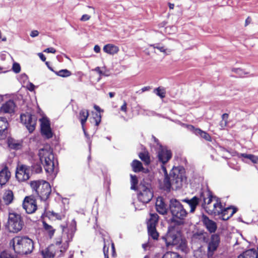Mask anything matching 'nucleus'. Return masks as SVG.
<instances>
[{
	"label": "nucleus",
	"instance_id": "f257e3e1",
	"mask_svg": "<svg viewBox=\"0 0 258 258\" xmlns=\"http://www.w3.org/2000/svg\"><path fill=\"white\" fill-rule=\"evenodd\" d=\"M38 156L48 178L54 179L58 172V163L54 158L52 149L50 146H44L39 150Z\"/></svg>",
	"mask_w": 258,
	"mask_h": 258
},
{
	"label": "nucleus",
	"instance_id": "f03ea898",
	"mask_svg": "<svg viewBox=\"0 0 258 258\" xmlns=\"http://www.w3.org/2000/svg\"><path fill=\"white\" fill-rule=\"evenodd\" d=\"M10 245L16 253L27 254L34 249V242L27 236H15L10 241Z\"/></svg>",
	"mask_w": 258,
	"mask_h": 258
},
{
	"label": "nucleus",
	"instance_id": "7ed1b4c3",
	"mask_svg": "<svg viewBox=\"0 0 258 258\" xmlns=\"http://www.w3.org/2000/svg\"><path fill=\"white\" fill-rule=\"evenodd\" d=\"M30 185L41 200L45 201L49 198L51 188L48 182L44 180H33L30 181Z\"/></svg>",
	"mask_w": 258,
	"mask_h": 258
},
{
	"label": "nucleus",
	"instance_id": "20e7f679",
	"mask_svg": "<svg viewBox=\"0 0 258 258\" xmlns=\"http://www.w3.org/2000/svg\"><path fill=\"white\" fill-rule=\"evenodd\" d=\"M203 206L206 212L211 215H219L222 211V206L219 199L210 195L204 199Z\"/></svg>",
	"mask_w": 258,
	"mask_h": 258
},
{
	"label": "nucleus",
	"instance_id": "39448f33",
	"mask_svg": "<svg viewBox=\"0 0 258 258\" xmlns=\"http://www.w3.org/2000/svg\"><path fill=\"white\" fill-rule=\"evenodd\" d=\"M23 225V222L20 215L15 213L9 214L6 225V228L9 232L17 233L22 229Z\"/></svg>",
	"mask_w": 258,
	"mask_h": 258
},
{
	"label": "nucleus",
	"instance_id": "423d86ee",
	"mask_svg": "<svg viewBox=\"0 0 258 258\" xmlns=\"http://www.w3.org/2000/svg\"><path fill=\"white\" fill-rule=\"evenodd\" d=\"M170 176L172 180V189H177L181 187L185 183L184 170L178 167H174L171 170Z\"/></svg>",
	"mask_w": 258,
	"mask_h": 258
},
{
	"label": "nucleus",
	"instance_id": "0eeeda50",
	"mask_svg": "<svg viewBox=\"0 0 258 258\" xmlns=\"http://www.w3.org/2000/svg\"><path fill=\"white\" fill-rule=\"evenodd\" d=\"M170 210L173 216L177 219H183L187 214L182 205L176 199H172L170 201Z\"/></svg>",
	"mask_w": 258,
	"mask_h": 258
},
{
	"label": "nucleus",
	"instance_id": "6e6552de",
	"mask_svg": "<svg viewBox=\"0 0 258 258\" xmlns=\"http://www.w3.org/2000/svg\"><path fill=\"white\" fill-rule=\"evenodd\" d=\"M71 238L68 235L63 234L61 237L55 239V243L50 245H54V250L56 252L59 251L60 254L64 253L68 249L69 242Z\"/></svg>",
	"mask_w": 258,
	"mask_h": 258
},
{
	"label": "nucleus",
	"instance_id": "1a4fd4ad",
	"mask_svg": "<svg viewBox=\"0 0 258 258\" xmlns=\"http://www.w3.org/2000/svg\"><path fill=\"white\" fill-rule=\"evenodd\" d=\"M180 235V233L177 229L172 227L169 229L167 233L163 237V239L165 240L167 246L175 245L178 243Z\"/></svg>",
	"mask_w": 258,
	"mask_h": 258
},
{
	"label": "nucleus",
	"instance_id": "9d476101",
	"mask_svg": "<svg viewBox=\"0 0 258 258\" xmlns=\"http://www.w3.org/2000/svg\"><path fill=\"white\" fill-rule=\"evenodd\" d=\"M30 171L29 167L24 165L18 166L16 170L15 177L19 182H23L30 178Z\"/></svg>",
	"mask_w": 258,
	"mask_h": 258
},
{
	"label": "nucleus",
	"instance_id": "9b49d317",
	"mask_svg": "<svg viewBox=\"0 0 258 258\" xmlns=\"http://www.w3.org/2000/svg\"><path fill=\"white\" fill-rule=\"evenodd\" d=\"M20 119L30 133L34 131L36 124V118L34 115L26 113L21 115Z\"/></svg>",
	"mask_w": 258,
	"mask_h": 258
},
{
	"label": "nucleus",
	"instance_id": "f8f14e48",
	"mask_svg": "<svg viewBox=\"0 0 258 258\" xmlns=\"http://www.w3.org/2000/svg\"><path fill=\"white\" fill-rule=\"evenodd\" d=\"M153 194L150 187L145 185H140L138 194V198L143 203H147L151 200Z\"/></svg>",
	"mask_w": 258,
	"mask_h": 258
},
{
	"label": "nucleus",
	"instance_id": "ddd939ff",
	"mask_svg": "<svg viewBox=\"0 0 258 258\" xmlns=\"http://www.w3.org/2000/svg\"><path fill=\"white\" fill-rule=\"evenodd\" d=\"M23 208L28 214L35 212L37 209L36 200L32 196L26 197L23 202Z\"/></svg>",
	"mask_w": 258,
	"mask_h": 258
},
{
	"label": "nucleus",
	"instance_id": "4468645a",
	"mask_svg": "<svg viewBox=\"0 0 258 258\" xmlns=\"http://www.w3.org/2000/svg\"><path fill=\"white\" fill-rule=\"evenodd\" d=\"M39 120L40 122L42 134L48 139L51 138L53 134L51 131L50 123L48 118L46 116H43Z\"/></svg>",
	"mask_w": 258,
	"mask_h": 258
},
{
	"label": "nucleus",
	"instance_id": "2eb2a0df",
	"mask_svg": "<svg viewBox=\"0 0 258 258\" xmlns=\"http://www.w3.org/2000/svg\"><path fill=\"white\" fill-rule=\"evenodd\" d=\"M157 154L158 160L163 164L167 163L172 157L171 151L163 146L159 148Z\"/></svg>",
	"mask_w": 258,
	"mask_h": 258
},
{
	"label": "nucleus",
	"instance_id": "dca6fc26",
	"mask_svg": "<svg viewBox=\"0 0 258 258\" xmlns=\"http://www.w3.org/2000/svg\"><path fill=\"white\" fill-rule=\"evenodd\" d=\"M182 126L186 127L188 131L191 132L195 135L199 136L206 141H211V137L207 132L199 128H196L194 126L190 124L182 123Z\"/></svg>",
	"mask_w": 258,
	"mask_h": 258
},
{
	"label": "nucleus",
	"instance_id": "f3484780",
	"mask_svg": "<svg viewBox=\"0 0 258 258\" xmlns=\"http://www.w3.org/2000/svg\"><path fill=\"white\" fill-rule=\"evenodd\" d=\"M220 243V237L218 235H212L209 241L208 247V254L212 256L213 252L217 249Z\"/></svg>",
	"mask_w": 258,
	"mask_h": 258
},
{
	"label": "nucleus",
	"instance_id": "a211bd4d",
	"mask_svg": "<svg viewBox=\"0 0 258 258\" xmlns=\"http://www.w3.org/2000/svg\"><path fill=\"white\" fill-rule=\"evenodd\" d=\"M16 105L13 100H9L4 103L0 108V113L11 114L14 113Z\"/></svg>",
	"mask_w": 258,
	"mask_h": 258
},
{
	"label": "nucleus",
	"instance_id": "6ab92c4d",
	"mask_svg": "<svg viewBox=\"0 0 258 258\" xmlns=\"http://www.w3.org/2000/svg\"><path fill=\"white\" fill-rule=\"evenodd\" d=\"M11 173L9 168L5 166L0 170V185L3 186L9 181Z\"/></svg>",
	"mask_w": 258,
	"mask_h": 258
},
{
	"label": "nucleus",
	"instance_id": "aec40b11",
	"mask_svg": "<svg viewBox=\"0 0 258 258\" xmlns=\"http://www.w3.org/2000/svg\"><path fill=\"white\" fill-rule=\"evenodd\" d=\"M202 222L209 232H214L216 230L217 225L216 223L209 219L206 216L203 215Z\"/></svg>",
	"mask_w": 258,
	"mask_h": 258
},
{
	"label": "nucleus",
	"instance_id": "412c9836",
	"mask_svg": "<svg viewBox=\"0 0 258 258\" xmlns=\"http://www.w3.org/2000/svg\"><path fill=\"white\" fill-rule=\"evenodd\" d=\"M236 212L235 209L231 207H228L225 209L222 208V211L220 216V218L223 220H227Z\"/></svg>",
	"mask_w": 258,
	"mask_h": 258
},
{
	"label": "nucleus",
	"instance_id": "4be33fe9",
	"mask_svg": "<svg viewBox=\"0 0 258 258\" xmlns=\"http://www.w3.org/2000/svg\"><path fill=\"white\" fill-rule=\"evenodd\" d=\"M162 169L164 171L165 174L167 175V173L165 167L164 166H162ZM160 186L164 190L169 191L171 188H172L171 178H169L167 175H166L163 182L160 183Z\"/></svg>",
	"mask_w": 258,
	"mask_h": 258
},
{
	"label": "nucleus",
	"instance_id": "5701e85b",
	"mask_svg": "<svg viewBox=\"0 0 258 258\" xmlns=\"http://www.w3.org/2000/svg\"><path fill=\"white\" fill-rule=\"evenodd\" d=\"M103 50L105 53L113 55L118 52L119 48L117 46L109 43L105 45Z\"/></svg>",
	"mask_w": 258,
	"mask_h": 258
},
{
	"label": "nucleus",
	"instance_id": "b1692460",
	"mask_svg": "<svg viewBox=\"0 0 258 258\" xmlns=\"http://www.w3.org/2000/svg\"><path fill=\"white\" fill-rule=\"evenodd\" d=\"M156 208L158 213L165 214L167 213L166 206L161 197H158L156 202Z\"/></svg>",
	"mask_w": 258,
	"mask_h": 258
},
{
	"label": "nucleus",
	"instance_id": "393cba45",
	"mask_svg": "<svg viewBox=\"0 0 258 258\" xmlns=\"http://www.w3.org/2000/svg\"><path fill=\"white\" fill-rule=\"evenodd\" d=\"M183 202L187 203L190 208V212H194L199 203V199L197 197H194L191 199H185L182 200Z\"/></svg>",
	"mask_w": 258,
	"mask_h": 258
},
{
	"label": "nucleus",
	"instance_id": "a878e982",
	"mask_svg": "<svg viewBox=\"0 0 258 258\" xmlns=\"http://www.w3.org/2000/svg\"><path fill=\"white\" fill-rule=\"evenodd\" d=\"M8 124L7 119L5 117H0V140L5 137Z\"/></svg>",
	"mask_w": 258,
	"mask_h": 258
},
{
	"label": "nucleus",
	"instance_id": "bb28decb",
	"mask_svg": "<svg viewBox=\"0 0 258 258\" xmlns=\"http://www.w3.org/2000/svg\"><path fill=\"white\" fill-rule=\"evenodd\" d=\"M55 252L54 245H50L41 251V254L43 258H54Z\"/></svg>",
	"mask_w": 258,
	"mask_h": 258
},
{
	"label": "nucleus",
	"instance_id": "cd10ccee",
	"mask_svg": "<svg viewBox=\"0 0 258 258\" xmlns=\"http://www.w3.org/2000/svg\"><path fill=\"white\" fill-rule=\"evenodd\" d=\"M14 199L13 192L10 190H6L3 196V200L6 205H10L11 204Z\"/></svg>",
	"mask_w": 258,
	"mask_h": 258
},
{
	"label": "nucleus",
	"instance_id": "c85d7f7f",
	"mask_svg": "<svg viewBox=\"0 0 258 258\" xmlns=\"http://www.w3.org/2000/svg\"><path fill=\"white\" fill-rule=\"evenodd\" d=\"M89 116V112L86 109H82L79 112V119L81 121L83 130L85 133L84 125Z\"/></svg>",
	"mask_w": 258,
	"mask_h": 258
},
{
	"label": "nucleus",
	"instance_id": "c756f323",
	"mask_svg": "<svg viewBox=\"0 0 258 258\" xmlns=\"http://www.w3.org/2000/svg\"><path fill=\"white\" fill-rule=\"evenodd\" d=\"M257 255L255 251L253 249H250L239 255L238 258H257Z\"/></svg>",
	"mask_w": 258,
	"mask_h": 258
},
{
	"label": "nucleus",
	"instance_id": "7c9ffc66",
	"mask_svg": "<svg viewBox=\"0 0 258 258\" xmlns=\"http://www.w3.org/2000/svg\"><path fill=\"white\" fill-rule=\"evenodd\" d=\"M158 220V216L156 214H151L150 217L147 222V227H156Z\"/></svg>",
	"mask_w": 258,
	"mask_h": 258
},
{
	"label": "nucleus",
	"instance_id": "2f4dec72",
	"mask_svg": "<svg viewBox=\"0 0 258 258\" xmlns=\"http://www.w3.org/2000/svg\"><path fill=\"white\" fill-rule=\"evenodd\" d=\"M150 46L152 47L154 49L159 50L161 52L163 53L165 55H168L171 52V50L166 48L165 46L161 45L160 44H151Z\"/></svg>",
	"mask_w": 258,
	"mask_h": 258
},
{
	"label": "nucleus",
	"instance_id": "473e14b6",
	"mask_svg": "<svg viewBox=\"0 0 258 258\" xmlns=\"http://www.w3.org/2000/svg\"><path fill=\"white\" fill-rule=\"evenodd\" d=\"M43 227L45 230V231L47 233L49 236L51 238L55 232V229L50 225H48L46 223V222L43 221Z\"/></svg>",
	"mask_w": 258,
	"mask_h": 258
},
{
	"label": "nucleus",
	"instance_id": "72a5a7b5",
	"mask_svg": "<svg viewBox=\"0 0 258 258\" xmlns=\"http://www.w3.org/2000/svg\"><path fill=\"white\" fill-rule=\"evenodd\" d=\"M139 158L146 164H149L150 163V156L147 151H144L140 153L139 155Z\"/></svg>",
	"mask_w": 258,
	"mask_h": 258
},
{
	"label": "nucleus",
	"instance_id": "f704fd0d",
	"mask_svg": "<svg viewBox=\"0 0 258 258\" xmlns=\"http://www.w3.org/2000/svg\"><path fill=\"white\" fill-rule=\"evenodd\" d=\"M179 239V240L178 241V243H177V244H175V245L176 246L177 248L182 251H186L187 245L186 241L181 237V235Z\"/></svg>",
	"mask_w": 258,
	"mask_h": 258
},
{
	"label": "nucleus",
	"instance_id": "c9c22d12",
	"mask_svg": "<svg viewBox=\"0 0 258 258\" xmlns=\"http://www.w3.org/2000/svg\"><path fill=\"white\" fill-rule=\"evenodd\" d=\"M132 167L134 172H139L143 169L142 163L138 160H134L132 163Z\"/></svg>",
	"mask_w": 258,
	"mask_h": 258
},
{
	"label": "nucleus",
	"instance_id": "e433bc0d",
	"mask_svg": "<svg viewBox=\"0 0 258 258\" xmlns=\"http://www.w3.org/2000/svg\"><path fill=\"white\" fill-rule=\"evenodd\" d=\"M46 216L51 220H61L62 216L56 213L53 211H48L46 212Z\"/></svg>",
	"mask_w": 258,
	"mask_h": 258
},
{
	"label": "nucleus",
	"instance_id": "4c0bfd02",
	"mask_svg": "<svg viewBox=\"0 0 258 258\" xmlns=\"http://www.w3.org/2000/svg\"><path fill=\"white\" fill-rule=\"evenodd\" d=\"M232 71L240 77H243L246 75H249V72L240 68H234L232 69Z\"/></svg>",
	"mask_w": 258,
	"mask_h": 258
},
{
	"label": "nucleus",
	"instance_id": "58836bf2",
	"mask_svg": "<svg viewBox=\"0 0 258 258\" xmlns=\"http://www.w3.org/2000/svg\"><path fill=\"white\" fill-rule=\"evenodd\" d=\"M149 235L154 239H157L159 236L158 233L156 230V227H148Z\"/></svg>",
	"mask_w": 258,
	"mask_h": 258
},
{
	"label": "nucleus",
	"instance_id": "ea45409f",
	"mask_svg": "<svg viewBox=\"0 0 258 258\" xmlns=\"http://www.w3.org/2000/svg\"><path fill=\"white\" fill-rule=\"evenodd\" d=\"M55 74L61 77H68L71 75L72 73L70 71L67 69L61 70L58 72H56Z\"/></svg>",
	"mask_w": 258,
	"mask_h": 258
},
{
	"label": "nucleus",
	"instance_id": "a19ab883",
	"mask_svg": "<svg viewBox=\"0 0 258 258\" xmlns=\"http://www.w3.org/2000/svg\"><path fill=\"white\" fill-rule=\"evenodd\" d=\"M154 92L161 98H163L165 97V90L163 87H158L156 88L155 89Z\"/></svg>",
	"mask_w": 258,
	"mask_h": 258
},
{
	"label": "nucleus",
	"instance_id": "79ce46f5",
	"mask_svg": "<svg viewBox=\"0 0 258 258\" xmlns=\"http://www.w3.org/2000/svg\"><path fill=\"white\" fill-rule=\"evenodd\" d=\"M162 258H181V257L176 252L169 251L165 253Z\"/></svg>",
	"mask_w": 258,
	"mask_h": 258
},
{
	"label": "nucleus",
	"instance_id": "37998d69",
	"mask_svg": "<svg viewBox=\"0 0 258 258\" xmlns=\"http://www.w3.org/2000/svg\"><path fill=\"white\" fill-rule=\"evenodd\" d=\"M241 156L245 158L249 159L253 163H258V157L250 154H242Z\"/></svg>",
	"mask_w": 258,
	"mask_h": 258
},
{
	"label": "nucleus",
	"instance_id": "c03bdc74",
	"mask_svg": "<svg viewBox=\"0 0 258 258\" xmlns=\"http://www.w3.org/2000/svg\"><path fill=\"white\" fill-rule=\"evenodd\" d=\"M93 117V119L95 122V125L98 126L101 122V116L99 113H92Z\"/></svg>",
	"mask_w": 258,
	"mask_h": 258
},
{
	"label": "nucleus",
	"instance_id": "a18cd8bd",
	"mask_svg": "<svg viewBox=\"0 0 258 258\" xmlns=\"http://www.w3.org/2000/svg\"><path fill=\"white\" fill-rule=\"evenodd\" d=\"M131 189H135L136 185L138 183L137 178L136 176H134L132 175H131Z\"/></svg>",
	"mask_w": 258,
	"mask_h": 258
},
{
	"label": "nucleus",
	"instance_id": "49530a36",
	"mask_svg": "<svg viewBox=\"0 0 258 258\" xmlns=\"http://www.w3.org/2000/svg\"><path fill=\"white\" fill-rule=\"evenodd\" d=\"M7 141L8 145L9 146L20 145L19 143H18L14 139L12 138H9Z\"/></svg>",
	"mask_w": 258,
	"mask_h": 258
},
{
	"label": "nucleus",
	"instance_id": "de8ad7c7",
	"mask_svg": "<svg viewBox=\"0 0 258 258\" xmlns=\"http://www.w3.org/2000/svg\"><path fill=\"white\" fill-rule=\"evenodd\" d=\"M13 71L16 73H18L21 71V67L19 63L15 62L13 64V68H12Z\"/></svg>",
	"mask_w": 258,
	"mask_h": 258
},
{
	"label": "nucleus",
	"instance_id": "09e8293b",
	"mask_svg": "<svg viewBox=\"0 0 258 258\" xmlns=\"http://www.w3.org/2000/svg\"><path fill=\"white\" fill-rule=\"evenodd\" d=\"M0 258H14L13 256H12L9 253L6 251H3L0 254Z\"/></svg>",
	"mask_w": 258,
	"mask_h": 258
},
{
	"label": "nucleus",
	"instance_id": "8fccbe9b",
	"mask_svg": "<svg viewBox=\"0 0 258 258\" xmlns=\"http://www.w3.org/2000/svg\"><path fill=\"white\" fill-rule=\"evenodd\" d=\"M120 110L124 113H126V112H127V103L125 101H123V103L121 106V107L120 108Z\"/></svg>",
	"mask_w": 258,
	"mask_h": 258
},
{
	"label": "nucleus",
	"instance_id": "3c124183",
	"mask_svg": "<svg viewBox=\"0 0 258 258\" xmlns=\"http://www.w3.org/2000/svg\"><path fill=\"white\" fill-rule=\"evenodd\" d=\"M91 18V16L87 14L83 15L82 17L80 18V21L83 22H85L88 21Z\"/></svg>",
	"mask_w": 258,
	"mask_h": 258
},
{
	"label": "nucleus",
	"instance_id": "603ef678",
	"mask_svg": "<svg viewBox=\"0 0 258 258\" xmlns=\"http://www.w3.org/2000/svg\"><path fill=\"white\" fill-rule=\"evenodd\" d=\"M43 51L46 53H55L56 52V50L53 47H49L44 49Z\"/></svg>",
	"mask_w": 258,
	"mask_h": 258
},
{
	"label": "nucleus",
	"instance_id": "864d4df0",
	"mask_svg": "<svg viewBox=\"0 0 258 258\" xmlns=\"http://www.w3.org/2000/svg\"><path fill=\"white\" fill-rule=\"evenodd\" d=\"M35 86L32 83H29L27 85V88L30 91H33L35 89Z\"/></svg>",
	"mask_w": 258,
	"mask_h": 258
},
{
	"label": "nucleus",
	"instance_id": "5fc2aeb1",
	"mask_svg": "<svg viewBox=\"0 0 258 258\" xmlns=\"http://www.w3.org/2000/svg\"><path fill=\"white\" fill-rule=\"evenodd\" d=\"M228 124V121H226L224 120H221L220 123V126L221 129H224Z\"/></svg>",
	"mask_w": 258,
	"mask_h": 258
},
{
	"label": "nucleus",
	"instance_id": "6e6d98bb",
	"mask_svg": "<svg viewBox=\"0 0 258 258\" xmlns=\"http://www.w3.org/2000/svg\"><path fill=\"white\" fill-rule=\"evenodd\" d=\"M39 33L37 30H33L30 33V36L32 37H35L38 36Z\"/></svg>",
	"mask_w": 258,
	"mask_h": 258
},
{
	"label": "nucleus",
	"instance_id": "4d7b16f0",
	"mask_svg": "<svg viewBox=\"0 0 258 258\" xmlns=\"http://www.w3.org/2000/svg\"><path fill=\"white\" fill-rule=\"evenodd\" d=\"M94 51L96 53H99L100 52V47L98 45H95L94 47Z\"/></svg>",
	"mask_w": 258,
	"mask_h": 258
},
{
	"label": "nucleus",
	"instance_id": "13d9d810",
	"mask_svg": "<svg viewBox=\"0 0 258 258\" xmlns=\"http://www.w3.org/2000/svg\"><path fill=\"white\" fill-rule=\"evenodd\" d=\"M38 55L39 56L40 58L43 61H45L46 60V57H45V56L44 55V54L43 53H38Z\"/></svg>",
	"mask_w": 258,
	"mask_h": 258
},
{
	"label": "nucleus",
	"instance_id": "bf43d9fd",
	"mask_svg": "<svg viewBox=\"0 0 258 258\" xmlns=\"http://www.w3.org/2000/svg\"><path fill=\"white\" fill-rule=\"evenodd\" d=\"M228 114L227 113H224L222 116V120L228 121Z\"/></svg>",
	"mask_w": 258,
	"mask_h": 258
},
{
	"label": "nucleus",
	"instance_id": "052dcab7",
	"mask_svg": "<svg viewBox=\"0 0 258 258\" xmlns=\"http://www.w3.org/2000/svg\"><path fill=\"white\" fill-rule=\"evenodd\" d=\"M103 252L105 255V258H108V248H107V249L105 248V246H104L103 248Z\"/></svg>",
	"mask_w": 258,
	"mask_h": 258
},
{
	"label": "nucleus",
	"instance_id": "680f3d73",
	"mask_svg": "<svg viewBox=\"0 0 258 258\" xmlns=\"http://www.w3.org/2000/svg\"><path fill=\"white\" fill-rule=\"evenodd\" d=\"M94 108L98 112H103V110L102 109H101V108L98 106H97L96 105H95L94 106Z\"/></svg>",
	"mask_w": 258,
	"mask_h": 258
},
{
	"label": "nucleus",
	"instance_id": "e2e57ef3",
	"mask_svg": "<svg viewBox=\"0 0 258 258\" xmlns=\"http://www.w3.org/2000/svg\"><path fill=\"white\" fill-rule=\"evenodd\" d=\"M94 70L98 73H99L100 75L103 74V73L102 71H101L100 68L99 67H96Z\"/></svg>",
	"mask_w": 258,
	"mask_h": 258
},
{
	"label": "nucleus",
	"instance_id": "0e129e2a",
	"mask_svg": "<svg viewBox=\"0 0 258 258\" xmlns=\"http://www.w3.org/2000/svg\"><path fill=\"white\" fill-rule=\"evenodd\" d=\"M150 89V87H143V88H142V91L143 92H145L146 91H148Z\"/></svg>",
	"mask_w": 258,
	"mask_h": 258
},
{
	"label": "nucleus",
	"instance_id": "69168bd1",
	"mask_svg": "<svg viewBox=\"0 0 258 258\" xmlns=\"http://www.w3.org/2000/svg\"><path fill=\"white\" fill-rule=\"evenodd\" d=\"M169 7L170 9H173L174 7V5L173 4L169 3L168 4Z\"/></svg>",
	"mask_w": 258,
	"mask_h": 258
},
{
	"label": "nucleus",
	"instance_id": "338daca9",
	"mask_svg": "<svg viewBox=\"0 0 258 258\" xmlns=\"http://www.w3.org/2000/svg\"><path fill=\"white\" fill-rule=\"evenodd\" d=\"M111 247H112V251H113L112 254H113V255H114V254H115V248H114V245L113 243H112Z\"/></svg>",
	"mask_w": 258,
	"mask_h": 258
},
{
	"label": "nucleus",
	"instance_id": "774afa93",
	"mask_svg": "<svg viewBox=\"0 0 258 258\" xmlns=\"http://www.w3.org/2000/svg\"><path fill=\"white\" fill-rule=\"evenodd\" d=\"M114 93H113V92H110L109 93V95L110 96V98H112L114 96Z\"/></svg>",
	"mask_w": 258,
	"mask_h": 258
}]
</instances>
